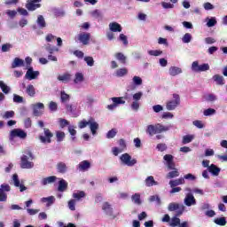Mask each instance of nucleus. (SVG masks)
<instances>
[{"label": "nucleus", "mask_w": 227, "mask_h": 227, "mask_svg": "<svg viewBox=\"0 0 227 227\" xmlns=\"http://www.w3.org/2000/svg\"><path fill=\"white\" fill-rule=\"evenodd\" d=\"M121 161L122 164H125L126 166H129V168H132V166H135V164H137V160L132 159V156L129 153H124L121 157Z\"/></svg>", "instance_id": "5"}, {"label": "nucleus", "mask_w": 227, "mask_h": 227, "mask_svg": "<svg viewBox=\"0 0 227 227\" xmlns=\"http://www.w3.org/2000/svg\"><path fill=\"white\" fill-rule=\"evenodd\" d=\"M192 70L193 72H207V70H210V66L208 64L200 65L198 61H194L192 64Z\"/></svg>", "instance_id": "6"}, {"label": "nucleus", "mask_w": 227, "mask_h": 227, "mask_svg": "<svg viewBox=\"0 0 227 227\" xmlns=\"http://www.w3.org/2000/svg\"><path fill=\"white\" fill-rule=\"evenodd\" d=\"M84 61L85 63H87L88 67H93V65H95V60L93 59V57H85Z\"/></svg>", "instance_id": "51"}, {"label": "nucleus", "mask_w": 227, "mask_h": 227, "mask_svg": "<svg viewBox=\"0 0 227 227\" xmlns=\"http://www.w3.org/2000/svg\"><path fill=\"white\" fill-rule=\"evenodd\" d=\"M194 139V135H185L183 137V145H188V143H192Z\"/></svg>", "instance_id": "36"}, {"label": "nucleus", "mask_w": 227, "mask_h": 227, "mask_svg": "<svg viewBox=\"0 0 227 227\" xmlns=\"http://www.w3.org/2000/svg\"><path fill=\"white\" fill-rule=\"evenodd\" d=\"M27 154H23L20 158V168L21 169H32V168H35V163L30 160H33L35 159V156L33 155V153L31 151L27 150L25 152Z\"/></svg>", "instance_id": "2"}, {"label": "nucleus", "mask_w": 227, "mask_h": 227, "mask_svg": "<svg viewBox=\"0 0 227 227\" xmlns=\"http://www.w3.org/2000/svg\"><path fill=\"white\" fill-rule=\"evenodd\" d=\"M24 67V60L20 58H15L12 63V68H19Z\"/></svg>", "instance_id": "24"}, {"label": "nucleus", "mask_w": 227, "mask_h": 227, "mask_svg": "<svg viewBox=\"0 0 227 227\" xmlns=\"http://www.w3.org/2000/svg\"><path fill=\"white\" fill-rule=\"evenodd\" d=\"M173 98L174 99L167 102L166 107L168 111H175V109L180 106V95L173 94Z\"/></svg>", "instance_id": "4"}, {"label": "nucleus", "mask_w": 227, "mask_h": 227, "mask_svg": "<svg viewBox=\"0 0 227 227\" xmlns=\"http://www.w3.org/2000/svg\"><path fill=\"white\" fill-rule=\"evenodd\" d=\"M13 45L10 43H4L2 45V52H9L10 49H12Z\"/></svg>", "instance_id": "50"}, {"label": "nucleus", "mask_w": 227, "mask_h": 227, "mask_svg": "<svg viewBox=\"0 0 227 227\" xmlns=\"http://www.w3.org/2000/svg\"><path fill=\"white\" fill-rule=\"evenodd\" d=\"M168 210L169 212L176 211V216L180 217V215H182V214H184V212H185V206H184V204L171 202L168 204Z\"/></svg>", "instance_id": "3"}, {"label": "nucleus", "mask_w": 227, "mask_h": 227, "mask_svg": "<svg viewBox=\"0 0 227 227\" xmlns=\"http://www.w3.org/2000/svg\"><path fill=\"white\" fill-rule=\"evenodd\" d=\"M32 109L33 114L35 116H42V114H43V109H45V106L43 105V103L34 104L32 106Z\"/></svg>", "instance_id": "8"}, {"label": "nucleus", "mask_w": 227, "mask_h": 227, "mask_svg": "<svg viewBox=\"0 0 227 227\" xmlns=\"http://www.w3.org/2000/svg\"><path fill=\"white\" fill-rule=\"evenodd\" d=\"M213 81L217 84V86H224V77L221 74H215L213 76Z\"/></svg>", "instance_id": "21"}, {"label": "nucleus", "mask_w": 227, "mask_h": 227, "mask_svg": "<svg viewBox=\"0 0 227 227\" xmlns=\"http://www.w3.org/2000/svg\"><path fill=\"white\" fill-rule=\"evenodd\" d=\"M91 168V163L88 160H82L78 164V169L80 171H88Z\"/></svg>", "instance_id": "17"}, {"label": "nucleus", "mask_w": 227, "mask_h": 227, "mask_svg": "<svg viewBox=\"0 0 227 227\" xmlns=\"http://www.w3.org/2000/svg\"><path fill=\"white\" fill-rule=\"evenodd\" d=\"M184 184H185L184 177L169 181L170 187H177V185H184Z\"/></svg>", "instance_id": "22"}, {"label": "nucleus", "mask_w": 227, "mask_h": 227, "mask_svg": "<svg viewBox=\"0 0 227 227\" xmlns=\"http://www.w3.org/2000/svg\"><path fill=\"white\" fill-rule=\"evenodd\" d=\"M68 132H69L70 136H72V137H71L72 141H75V135L77 134V130H75V127L69 126Z\"/></svg>", "instance_id": "43"}, {"label": "nucleus", "mask_w": 227, "mask_h": 227, "mask_svg": "<svg viewBox=\"0 0 227 227\" xmlns=\"http://www.w3.org/2000/svg\"><path fill=\"white\" fill-rule=\"evenodd\" d=\"M31 125H33L31 118L28 117V118L25 119V121H24L25 129H31Z\"/></svg>", "instance_id": "59"}, {"label": "nucleus", "mask_w": 227, "mask_h": 227, "mask_svg": "<svg viewBox=\"0 0 227 227\" xmlns=\"http://www.w3.org/2000/svg\"><path fill=\"white\" fill-rule=\"evenodd\" d=\"M90 123V119L89 121L82 120L78 123V127L79 129H86V127H88Z\"/></svg>", "instance_id": "48"}, {"label": "nucleus", "mask_w": 227, "mask_h": 227, "mask_svg": "<svg viewBox=\"0 0 227 227\" xmlns=\"http://www.w3.org/2000/svg\"><path fill=\"white\" fill-rule=\"evenodd\" d=\"M44 51L48 52V54H54V52H58L59 49L56 46L48 43L44 46Z\"/></svg>", "instance_id": "28"}, {"label": "nucleus", "mask_w": 227, "mask_h": 227, "mask_svg": "<svg viewBox=\"0 0 227 227\" xmlns=\"http://www.w3.org/2000/svg\"><path fill=\"white\" fill-rule=\"evenodd\" d=\"M111 100L112 102H114L116 107L117 106H120V104H125V100H123V97L112 98Z\"/></svg>", "instance_id": "39"}, {"label": "nucleus", "mask_w": 227, "mask_h": 227, "mask_svg": "<svg viewBox=\"0 0 227 227\" xmlns=\"http://www.w3.org/2000/svg\"><path fill=\"white\" fill-rule=\"evenodd\" d=\"M58 180L56 176H51L48 177H44L41 180V185H49V184H54Z\"/></svg>", "instance_id": "15"}, {"label": "nucleus", "mask_w": 227, "mask_h": 227, "mask_svg": "<svg viewBox=\"0 0 227 227\" xmlns=\"http://www.w3.org/2000/svg\"><path fill=\"white\" fill-rule=\"evenodd\" d=\"M42 4H35L33 2H27L26 4V8L28 10V12H35V10H37V8H40Z\"/></svg>", "instance_id": "27"}, {"label": "nucleus", "mask_w": 227, "mask_h": 227, "mask_svg": "<svg viewBox=\"0 0 227 227\" xmlns=\"http://www.w3.org/2000/svg\"><path fill=\"white\" fill-rule=\"evenodd\" d=\"M102 210L106 212V215H110V217H113L114 210H113V207L109 202L103 203Z\"/></svg>", "instance_id": "14"}, {"label": "nucleus", "mask_w": 227, "mask_h": 227, "mask_svg": "<svg viewBox=\"0 0 227 227\" xmlns=\"http://www.w3.org/2000/svg\"><path fill=\"white\" fill-rule=\"evenodd\" d=\"M0 88L3 93H5V95H8V93H10V87H8V85H6L3 81H0Z\"/></svg>", "instance_id": "42"}, {"label": "nucleus", "mask_w": 227, "mask_h": 227, "mask_svg": "<svg viewBox=\"0 0 227 227\" xmlns=\"http://www.w3.org/2000/svg\"><path fill=\"white\" fill-rule=\"evenodd\" d=\"M145 184L146 187H153V185H158L157 181H155V178H153V176H149L145 180Z\"/></svg>", "instance_id": "23"}, {"label": "nucleus", "mask_w": 227, "mask_h": 227, "mask_svg": "<svg viewBox=\"0 0 227 227\" xmlns=\"http://www.w3.org/2000/svg\"><path fill=\"white\" fill-rule=\"evenodd\" d=\"M226 217H220L215 219V223L218 226H226Z\"/></svg>", "instance_id": "40"}, {"label": "nucleus", "mask_w": 227, "mask_h": 227, "mask_svg": "<svg viewBox=\"0 0 227 227\" xmlns=\"http://www.w3.org/2000/svg\"><path fill=\"white\" fill-rule=\"evenodd\" d=\"M66 109H67V113H71V114H74V113H75V111H77V106L71 105V104H67Z\"/></svg>", "instance_id": "45"}, {"label": "nucleus", "mask_w": 227, "mask_h": 227, "mask_svg": "<svg viewBox=\"0 0 227 227\" xmlns=\"http://www.w3.org/2000/svg\"><path fill=\"white\" fill-rule=\"evenodd\" d=\"M115 58L116 59H118V61H121L122 65H125L127 63V57H125V55H123V53L121 52L116 53Z\"/></svg>", "instance_id": "37"}, {"label": "nucleus", "mask_w": 227, "mask_h": 227, "mask_svg": "<svg viewBox=\"0 0 227 227\" xmlns=\"http://www.w3.org/2000/svg\"><path fill=\"white\" fill-rule=\"evenodd\" d=\"M127 74H129V69H127L126 67L117 69L115 72V75L117 77H124V75H127Z\"/></svg>", "instance_id": "32"}, {"label": "nucleus", "mask_w": 227, "mask_h": 227, "mask_svg": "<svg viewBox=\"0 0 227 227\" xmlns=\"http://www.w3.org/2000/svg\"><path fill=\"white\" fill-rule=\"evenodd\" d=\"M68 208L72 211L75 210V200H70L68 201Z\"/></svg>", "instance_id": "64"}, {"label": "nucleus", "mask_w": 227, "mask_h": 227, "mask_svg": "<svg viewBox=\"0 0 227 227\" xmlns=\"http://www.w3.org/2000/svg\"><path fill=\"white\" fill-rule=\"evenodd\" d=\"M184 205L186 207H192V205H196V199L192 193H188L184 198Z\"/></svg>", "instance_id": "12"}, {"label": "nucleus", "mask_w": 227, "mask_h": 227, "mask_svg": "<svg viewBox=\"0 0 227 227\" xmlns=\"http://www.w3.org/2000/svg\"><path fill=\"white\" fill-rule=\"evenodd\" d=\"M60 100L61 102H68L70 100V95L67 94L65 91L60 92Z\"/></svg>", "instance_id": "47"}, {"label": "nucleus", "mask_w": 227, "mask_h": 227, "mask_svg": "<svg viewBox=\"0 0 227 227\" xmlns=\"http://www.w3.org/2000/svg\"><path fill=\"white\" fill-rule=\"evenodd\" d=\"M72 79V74L68 73H65L64 74L58 76V81H61L62 82H68Z\"/></svg>", "instance_id": "30"}, {"label": "nucleus", "mask_w": 227, "mask_h": 227, "mask_svg": "<svg viewBox=\"0 0 227 227\" xmlns=\"http://www.w3.org/2000/svg\"><path fill=\"white\" fill-rule=\"evenodd\" d=\"M37 25L39 26V27L41 29H43V27H47V23L45 22V19L42 15H39L37 17Z\"/></svg>", "instance_id": "33"}, {"label": "nucleus", "mask_w": 227, "mask_h": 227, "mask_svg": "<svg viewBox=\"0 0 227 227\" xmlns=\"http://www.w3.org/2000/svg\"><path fill=\"white\" fill-rule=\"evenodd\" d=\"M176 176H180V172L176 168H174L173 171L168 172L167 175V178H176Z\"/></svg>", "instance_id": "41"}, {"label": "nucleus", "mask_w": 227, "mask_h": 227, "mask_svg": "<svg viewBox=\"0 0 227 227\" xmlns=\"http://www.w3.org/2000/svg\"><path fill=\"white\" fill-rule=\"evenodd\" d=\"M26 93L28 97H35L36 95V90L33 84H29L27 86Z\"/></svg>", "instance_id": "25"}, {"label": "nucleus", "mask_w": 227, "mask_h": 227, "mask_svg": "<svg viewBox=\"0 0 227 227\" xmlns=\"http://www.w3.org/2000/svg\"><path fill=\"white\" fill-rule=\"evenodd\" d=\"M207 169L208 172L213 175V176H219V174L221 173V168L216 167L215 164H211Z\"/></svg>", "instance_id": "16"}, {"label": "nucleus", "mask_w": 227, "mask_h": 227, "mask_svg": "<svg viewBox=\"0 0 227 227\" xmlns=\"http://www.w3.org/2000/svg\"><path fill=\"white\" fill-rule=\"evenodd\" d=\"M11 137H19L20 139H26L27 133L21 129H14L11 131Z\"/></svg>", "instance_id": "9"}, {"label": "nucleus", "mask_w": 227, "mask_h": 227, "mask_svg": "<svg viewBox=\"0 0 227 227\" xmlns=\"http://www.w3.org/2000/svg\"><path fill=\"white\" fill-rule=\"evenodd\" d=\"M119 40H121L124 45H129V40L127 39V35L124 34H120Z\"/></svg>", "instance_id": "58"}, {"label": "nucleus", "mask_w": 227, "mask_h": 227, "mask_svg": "<svg viewBox=\"0 0 227 227\" xmlns=\"http://www.w3.org/2000/svg\"><path fill=\"white\" fill-rule=\"evenodd\" d=\"M212 114H215V109L207 108L204 110V116H212Z\"/></svg>", "instance_id": "55"}, {"label": "nucleus", "mask_w": 227, "mask_h": 227, "mask_svg": "<svg viewBox=\"0 0 227 227\" xmlns=\"http://www.w3.org/2000/svg\"><path fill=\"white\" fill-rule=\"evenodd\" d=\"M191 40H192V35L190 33H186L182 38L183 43H191Z\"/></svg>", "instance_id": "46"}, {"label": "nucleus", "mask_w": 227, "mask_h": 227, "mask_svg": "<svg viewBox=\"0 0 227 227\" xmlns=\"http://www.w3.org/2000/svg\"><path fill=\"white\" fill-rule=\"evenodd\" d=\"M180 224H181L180 223V218H178V216H176V215L171 218V222L169 223V226L176 227V226H180Z\"/></svg>", "instance_id": "35"}, {"label": "nucleus", "mask_w": 227, "mask_h": 227, "mask_svg": "<svg viewBox=\"0 0 227 227\" xmlns=\"http://www.w3.org/2000/svg\"><path fill=\"white\" fill-rule=\"evenodd\" d=\"M43 132H44V137L43 136H39V139L41 141V143H52V140L51 138L53 137L54 134H52V132H51V129L44 128L43 129Z\"/></svg>", "instance_id": "7"}, {"label": "nucleus", "mask_w": 227, "mask_h": 227, "mask_svg": "<svg viewBox=\"0 0 227 227\" xmlns=\"http://www.w3.org/2000/svg\"><path fill=\"white\" fill-rule=\"evenodd\" d=\"M49 109L51 111H58V104L54 101H51L49 104Z\"/></svg>", "instance_id": "60"}, {"label": "nucleus", "mask_w": 227, "mask_h": 227, "mask_svg": "<svg viewBox=\"0 0 227 227\" xmlns=\"http://www.w3.org/2000/svg\"><path fill=\"white\" fill-rule=\"evenodd\" d=\"M68 189V183L65 179H61L59 182L58 191L59 192H65Z\"/></svg>", "instance_id": "20"}, {"label": "nucleus", "mask_w": 227, "mask_h": 227, "mask_svg": "<svg viewBox=\"0 0 227 227\" xmlns=\"http://www.w3.org/2000/svg\"><path fill=\"white\" fill-rule=\"evenodd\" d=\"M168 74L169 75H172L173 77H175L176 75L182 74V68L177 67H171L168 69Z\"/></svg>", "instance_id": "26"}, {"label": "nucleus", "mask_w": 227, "mask_h": 227, "mask_svg": "<svg viewBox=\"0 0 227 227\" xmlns=\"http://www.w3.org/2000/svg\"><path fill=\"white\" fill-rule=\"evenodd\" d=\"M163 159H164V160H166L168 169H176L175 168V161H173V155L166 154V155H164Z\"/></svg>", "instance_id": "13"}, {"label": "nucleus", "mask_w": 227, "mask_h": 227, "mask_svg": "<svg viewBox=\"0 0 227 227\" xmlns=\"http://www.w3.org/2000/svg\"><path fill=\"white\" fill-rule=\"evenodd\" d=\"M13 116H15V112L13 111H7L4 113V114L3 115V118L4 120H8L10 118H13Z\"/></svg>", "instance_id": "52"}, {"label": "nucleus", "mask_w": 227, "mask_h": 227, "mask_svg": "<svg viewBox=\"0 0 227 227\" xmlns=\"http://www.w3.org/2000/svg\"><path fill=\"white\" fill-rule=\"evenodd\" d=\"M13 102H15L16 104H22V102H24V98H22L21 96H19L17 94L13 95Z\"/></svg>", "instance_id": "54"}, {"label": "nucleus", "mask_w": 227, "mask_h": 227, "mask_svg": "<svg viewBox=\"0 0 227 227\" xmlns=\"http://www.w3.org/2000/svg\"><path fill=\"white\" fill-rule=\"evenodd\" d=\"M6 200H8V195L3 192V189H0V201H6Z\"/></svg>", "instance_id": "61"}, {"label": "nucleus", "mask_w": 227, "mask_h": 227, "mask_svg": "<svg viewBox=\"0 0 227 227\" xmlns=\"http://www.w3.org/2000/svg\"><path fill=\"white\" fill-rule=\"evenodd\" d=\"M90 38H91V34L90 33H81L78 35V40L82 45H88L90 43Z\"/></svg>", "instance_id": "10"}, {"label": "nucleus", "mask_w": 227, "mask_h": 227, "mask_svg": "<svg viewBox=\"0 0 227 227\" xmlns=\"http://www.w3.org/2000/svg\"><path fill=\"white\" fill-rule=\"evenodd\" d=\"M67 169H68V167H67V164L65 162H59L57 164V170L59 173H67Z\"/></svg>", "instance_id": "29"}, {"label": "nucleus", "mask_w": 227, "mask_h": 227, "mask_svg": "<svg viewBox=\"0 0 227 227\" xmlns=\"http://www.w3.org/2000/svg\"><path fill=\"white\" fill-rule=\"evenodd\" d=\"M143 97V92L139 91L137 92L133 95V100H135V102H139V99L142 98Z\"/></svg>", "instance_id": "62"}, {"label": "nucleus", "mask_w": 227, "mask_h": 227, "mask_svg": "<svg viewBox=\"0 0 227 227\" xmlns=\"http://www.w3.org/2000/svg\"><path fill=\"white\" fill-rule=\"evenodd\" d=\"M89 125L92 136H95V134H97V130H98V124L97 123V121H95L94 118H90V122Z\"/></svg>", "instance_id": "19"}, {"label": "nucleus", "mask_w": 227, "mask_h": 227, "mask_svg": "<svg viewBox=\"0 0 227 227\" xmlns=\"http://www.w3.org/2000/svg\"><path fill=\"white\" fill-rule=\"evenodd\" d=\"M110 31L113 33H121V25H120L118 22H112L109 24Z\"/></svg>", "instance_id": "18"}, {"label": "nucleus", "mask_w": 227, "mask_h": 227, "mask_svg": "<svg viewBox=\"0 0 227 227\" xmlns=\"http://www.w3.org/2000/svg\"><path fill=\"white\" fill-rule=\"evenodd\" d=\"M133 84H135V86H141V84H143V79L139 76H134Z\"/></svg>", "instance_id": "53"}, {"label": "nucleus", "mask_w": 227, "mask_h": 227, "mask_svg": "<svg viewBox=\"0 0 227 227\" xmlns=\"http://www.w3.org/2000/svg\"><path fill=\"white\" fill-rule=\"evenodd\" d=\"M119 146H120L121 150H122V151L125 150V148H127V143H125V139L121 138L119 140Z\"/></svg>", "instance_id": "63"}, {"label": "nucleus", "mask_w": 227, "mask_h": 227, "mask_svg": "<svg viewBox=\"0 0 227 227\" xmlns=\"http://www.w3.org/2000/svg\"><path fill=\"white\" fill-rule=\"evenodd\" d=\"M149 201L151 203H153V201H156L158 205H160V198L157 195H153L149 198Z\"/></svg>", "instance_id": "56"}, {"label": "nucleus", "mask_w": 227, "mask_h": 227, "mask_svg": "<svg viewBox=\"0 0 227 227\" xmlns=\"http://www.w3.org/2000/svg\"><path fill=\"white\" fill-rule=\"evenodd\" d=\"M56 136L58 143H61L65 139V132L63 131H57Z\"/></svg>", "instance_id": "49"}, {"label": "nucleus", "mask_w": 227, "mask_h": 227, "mask_svg": "<svg viewBox=\"0 0 227 227\" xmlns=\"http://www.w3.org/2000/svg\"><path fill=\"white\" fill-rule=\"evenodd\" d=\"M40 75V72L34 71L33 67H29L25 74L26 79H28V81H33L34 79H36Z\"/></svg>", "instance_id": "11"}, {"label": "nucleus", "mask_w": 227, "mask_h": 227, "mask_svg": "<svg viewBox=\"0 0 227 227\" xmlns=\"http://www.w3.org/2000/svg\"><path fill=\"white\" fill-rule=\"evenodd\" d=\"M84 81V74L82 73H76L74 74V84H79V82H82Z\"/></svg>", "instance_id": "34"}, {"label": "nucleus", "mask_w": 227, "mask_h": 227, "mask_svg": "<svg viewBox=\"0 0 227 227\" xmlns=\"http://www.w3.org/2000/svg\"><path fill=\"white\" fill-rule=\"evenodd\" d=\"M131 200L135 205H141V195L139 193H135L132 195Z\"/></svg>", "instance_id": "38"}, {"label": "nucleus", "mask_w": 227, "mask_h": 227, "mask_svg": "<svg viewBox=\"0 0 227 227\" xmlns=\"http://www.w3.org/2000/svg\"><path fill=\"white\" fill-rule=\"evenodd\" d=\"M73 198L76 200V201H80L82 198H86V192H84V191H78L73 193Z\"/></svg>", "instance_id": "31"}, {"label": "nucleus", "mask_w": 227, "mask_h": 227, "mask_svg": "<svg viewBox=\"0 0 227 227\" xmlns=\"http://www.w3.org/2000/svg\"><path fill=\"white\" fill-rule=\"evenodd\" d=\"M116 134H118V130H116V129H112L106 133V138L113 139V137H116Z\"/></svg>", "instance_id": "44"}, {"label": "nucleus", "mask_w": 227, "mask_h": 227, "mask_svg": "<svg viewBox=\"0 0 227 227\" xmlns=\"http://www.w3.org/2000/svg\"><path fill=\"white\" fill-rule=\"evenodd\" d=\"M169 129H173V126H164L160 123H158L156 125L151 124L147 126L146 133L149 134V136H155V134H162V132H168Z\"/></svg>", "instance_id": "1"}, {"label": "nucleus", "mask_w": 227, "mask_h": 227, "mask_svg": "<svg viewBox=\"0 0 227 227\" xmlns=\"http://www.w3.org/2000/svg\"><path fill=\"white\" fill-rule=\"evenodd\" d=\"M215 24H217V20H215V18H211L207 22V27H214V26H215Z\"/></svg>", "instance_id": "57"}]
</instances>
